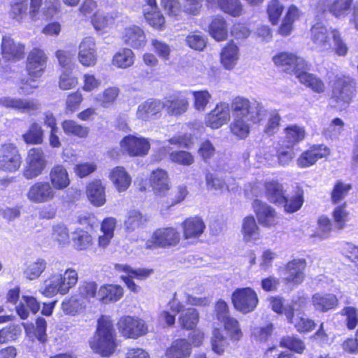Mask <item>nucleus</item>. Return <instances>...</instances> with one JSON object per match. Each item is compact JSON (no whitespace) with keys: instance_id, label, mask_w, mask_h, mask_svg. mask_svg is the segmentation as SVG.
<instances>
[{"instance_id":"obj_12","label":"nucleus","mask_w":358,"mask_h":358,"mask_svg":"<svg viewBox=\"0 0 358 358\" xmlns=\"http://www.w3.org/2000/svg\"><path fill=\"white\" fill-rule=\"evenodd\" d=\"M117 327L121 334L129 338H137L148 332V327L143 320L131 316L121 317Z\"/></svg>"},{"instance_id":"obj_16","label":"nucleus","mask_w":358,"mask_h":358,"mask_svg":"<svg viewBox=\"0 0 358 358\" xmlns=\"http://www.w3.org/2000/svg\"><path fill=\"white\" fill-rule=\"evenodd\" d=\"M306 267V261L304 259H294L289 262L285 268L284 280L287 283L301 284L304 280Z\"/></svg>"},{"instance_id":"obj_20","label":"nucleus","mask_w":358,"mask_h":358,"mask_svg":"<svg viewBox=\"0 0 358 358\" xmlns=\"http://www.w3.org/2000/svg\"><path fill=\"white\" fill-rule=\"evenodd\" d=\"M310 39L320 51H327L331 48L329 34L325 25L318 22L310 29Z\"/></svg>"},{"instance_id":"obj_4","label":"nucleus","mask_w":358,"mask_h":358,"mask_svg":"<svg viewBox=\"0 0 358 358\" xmlns=\"http://www.w3.org/2000/svg\"><path fill=\"white\" fill-rule=\"evenodd\" d=\"M47 57L44 52L38 48L33 49L28 55L27 70L30 76L25 81L22 80L20 89L22 92L29 94L32 92L33 89L37 87L34 85V78L41 77L46 66Z\"/></svg>"},{"instance_id":"obj_13","label":"nucleus","mask_w":358,"mask_h":358,"mask_svg":"<svg viewBox=\"0 0 358 358\" xmlns=\"http://www.w3.org/2000/svg\"><path fill=\"white\" fill-rule=\"evenodd\" d=\"M26 195L31 202L43 203L54 200L57 192L48 181H37L29 188Z\"/></svg>"},{"instance_id":"obj_40","label":"nucleus","mask_w":358,"mask_h":358,"mask_svg":"<svg viewBox=\"0 0 358 358\" xmlns=\"http://www.w3.org/2000/svg\"><path fill=\"white\" fill-rule=\"evenodd\" d=\"M285 315L289 322L293 324L299 331H310L315 327V324L312 320L295 316L293 310H286Z\"/></svg>"},{"instance_id":"obj_23","label":"nucleus","mask_w":358,"mask_h":358,"mask_svg":"<svg viewBox=\"0 0 358 358\" xmlns=\"http://www.w3.org/2000/svg\"><path fill=\"white\" fill-rule=\"evenodd\" d=\"M164 108L170 115L178 116L185 113L189 107V99L183 94L166 97L163 101Z\"/></svg>"},{"instance_id":"obj_39","label":"nucleus","mask_w":358,"mask_h":358,"mask_svg":"<svg viewBox=\"0 0 358 358\" xmlns=\"http://www.w3.org/2000/svg\"><path fill=\"white\" fill-rule=\"evenodd\" d=\"M46 267V261L43 259L38 258L35 261L26 263L24 275L30 280L37 279L45 270Z\"/></svg>"},{"instance_id":"obj_14","label":"nucleus","mask_w":358,"mask_h":358,"mask_svg":"<svg viewBox=\"0 0 358 358\" xmlns=\"http://www.w3.org/2000/svg\"><path fill=\"white\" fill-rule=\"evenodd\" d=\"M0 105L27 114H32L41 109L39 101L34 99H17L3 96L0 98Z\"/></svg>"},{"instance_id":"obj_54","label":"nucleus","mask_w":358,"mask_h":358,"mask_svg":"<svg viewBox=\"0 0 358 358\" xmlns=\"http://www.w3.org/2000/svg\"><path fill=\"white\" fill-rule=\"evenodd\" d=\"M160 4L166 14L174 20H178L182 13L179 0H160Z\"/></svg>"},{"instance_id":"obj_59","label":"nucleus","mask_w":358,"mask_h":358,"mask_svg":"<svg viewBox=\"0 0 358 358\" xmlns=\"http://www.w3.org/2000/svg\"><path fill=\"white\" fill-rule=\"evenodd\" d=\"M228 345V341L219 329H215L213 331L212 348L213 350L218 354L222 355Z\"/></svg>"},{"instance_id":"obj_33","label":"nucleus","mask_w":358,"mask_h":358,"mask_svg":"<svg viewBox=\"0 0 358 358\" xmlns=\"http://www.w3.org/2000/svg\"><path fill=\"white\" fill-rule=\"evenodd\" d=\"M143 15L146 22L152 28L163 30L165 27V17L156 6H148L143 8Z\"/></svg>"},{"instance_id":"obj_17","label":"nucleus","mask_w":358,"mask_h":358,"mask_svg":"<svg viewBox=\"0 0 358 358\" xmlns=\"http://www.w3.org/2000/svg\"><path fill=\"white\" fill-rule=\"evenodd\" d=\"M253 207L260 224L266 227H271L277 224V213L273 208L259 200L254 201Z\"/></svg>"},{"instance_id":"obj_62","label":"nucleus","mask_w":358,"mask_h":358,"mask_svg":"<svg viewBox=\"0 0 358 358\" xmlns=\"http://www.w3.org/2000/svg\"><path fill=\"white\" fill-rule=\"evenodd\" d=\"M284 7L278 0H271L268 4L267 13L270 22L276 24L282 15Z\"/></svg>"},{"instance_id":"obj_45","label":"nucleus","mask_w":358,"mask_h":358,"mask_svg":"<svg viewBox=\"0 0 358 358\" xmlns=\"http://www.w3.org/2000/svg\"><path fill=\"white\" fill-rule=\"evenodd\" d=\"M285 137L283 143L294 146L295 144L303 141L305 137V129L303 127L293 124L285 129Z\"/></svg>"},{"instance_id":"obj_63","label":"nucleus","mask_w":358,"mask_h":358,"mask_svg":"<svg viewBox=\"0 0 358 358\" xmlns=\"http://www.w3.org/2000/svg\"><path fill=\"white\" fill-rule=\"evenodd\" d=\"M280 345L297 353H301L305 349L303 342L293 336H287L282 338L280 341Z\"/></svg>"},{"instance_id":"obj_44","label":"nucleus","mask_w":358,"mask_h":358,"mask_svg":"<svg viewBox=\"0 0 358 358\" xmlns=\"http://www.w3.org/2000/svg\"><path fill=\"white\" fill-rule=\"evenodd\" d=\"M62 309L66 315H76L83 312L85 304L83 299L72 296L62 303Z\"/></svg>"},{"instance_id":"obj_5","label":"nucleus","mask_w":358,"mask_h":358,"mask_svg":"<svg viewBox=\"0 0 358 358\" xmlns=\"http://www.w3.org/2000/svg\"><path fill=\"white\" fill-rule=\"evenodd\" d=\"M180 234L174 227H164L157 229L145 244L146 249L169 248L178 245Z\"/></svg>"},{"instance_id":"obj_29","label":"nucleus","mask_w":358,"mask_h":358,"mask_svg":"<svg viewBox=\"0 0 358 358\" xmlns=\"http://www.w3.org/2000/svg\"><path fill=\"white\" fill-rule=\"evenodd\" d=\"M338 299L333 294L316 293L312 296L314 308L320 312H327L338 306Z\"/></svg>"},{"instance_id":"obj_37","label":"nucleus","mask_w":358,"mask_h":358,"mask_svg":"<svg viewBox=\"0 0 358 358\" xmlns=\"http://www.w3.org/2000/svg\"><path fill=\"white\" fill-rule=\"evenodd\" d=\"M352 0H335L331 3L329 0H320L319 3L326 5L331 13L336 17H343L348 14Z\"/></svg>"},{"instance_id":"obj_51","label":"nucleus","mask_w":358,"mask_h":358,"mask_svg":"<svg viewBox=\"0 0 358 358\" xmlns=\"http://www.w3.org/2000/svg\"><path fill=\"white\" fill-rule=\"evenodd\" d=\"M219 8L224 13L238 17L243 11V6L240 0H216Z\"/></svg>"},{"instance_id":"obj_41","label":"nucleus","mask_w":358,"mask_h":358,"mask_svg":"<svg viewBox=\"0 0 358 358\" xmlns=\"http://www.w3.org/2000/svg\"><path fill=\"white\" fill-rule=\"evenodd\" d=\"M120 94V89L117 87H109L103 92L96 95L94 100L96 103L103 108L110 107L116 101Z\"/></svg>"},{"instance_id":"obj_19","label":"nucleus","mask_w":358,"mask_h":358,"mask_svg":"<svg viewBox=\"0 0 358 358\" xmlns=\"http://www.w3.org/2000/svg\"><path fill=\"white\" fill-rule=\"evenodd\" d=\"M79 62L87 67L93 66L96 63V52L94 39L92 37L83 38L79 45Z\"/></svg>"},{"instance_id":"obj_48","label":"nucleus","mask_w":358,"mask_h":358,"mask_svg":"<svg viewBox=\"0 0 358 358\" xmlns=\"http://www.w3.org/2000/svg\"><path fill=\"white\" fill-rule=\"evenodd\" d=\"M22 138L27 144L39 145L43 140V129L36 122L32 123L28 131L22 135Z\"/></svg>"},{"instance_id":"obj_61","label":"nucleus","mask_w":358,"mask_h":358,"mask_svg":"<svg viewBox=\"0 0 358 358\" xmlns=\"http://www.w3.org/2000/svg\"><path fill=\"white\" fill-rule=\"evenodd\" d=\"M29 7L28 0H16L11 6V14L13 17L17 20H22L27 15V10Z\"/></svg>"},{"instance_id":"obj_34","label":"nucleus","mask_w":358,"mask_h":358,"mask_svg":"<svg viewBox=\"0 0 358 358\" xmlns=\"http://www.w3.org/2000/svg\"><path fill=\"white\" fill-rule=\"evenodd\" d=\"M123 296V289L117 285H106L101 286L98 293V299L103 303L117 301Z\"/></svg>"},{"instance_id":"obj_31","label":"nucleus","mask_w":358,"mask_h":358,"mask_svg":"<svg viewBox=\"0 0 358 358\" xmlns=\"http://www.w3.org/2000/svg\"><path fill=\"white\" fill-rule=\"evenodd\" d=\"M89 201L95 206H101L106 203L105 187L100 180L90 182L86 190Z\"/></svg>"},{"instance_id":"obj_3","label":"nucleus","mask_w":358,"mask_h":358,"mask_svg":"<svg viewBox=\"0 0 358 358\" xmlns=\"http://www.w3.org/2000/svg\"><path fill=\"white\" fill-rule=\"evenodd\" d=\"M78 280V273L73 268L66 269L64 274L52 273L44 281L41 293L46 296L65 295L76 286Z\"/></svg>"},{"instance_id":"obj_11","label":"nucleus","mask_w":358,"mask_h":358,"mask_svg":"<svg viewBox=\"0 0 358 358\" xmlns=\"http://www.w3.org/2000/svg\"><path fill=\"white\" fill-rule=\"evenodd\" d=\"M121 150L131 157H143L150 148L147 138L134 135L124 136L120 143Z\"/></svg>"},{"instance_id":"obj_9","label":"nucleus","mask_w":358,"mask_h":358,"mask_svg":"<svg viewBox=\"0 0 358 358\" xmlns=\"http://www.w3.org/2000/svg\"><path fill=\"white\" fill-rule=\"evenodd\" d=\"M231 301L235 309L245 314L253 311L259 303L257 292L250 287L236 289L232 293Z\"/></svg>"},{"instance_id":"obj_56","label":"nucleus","mask_w":358,"mask_h":358,"mask_svg":"<svg viewBox=\"0 0 358 358\" xmlns=\"http://www.w3.org/2000/svg\"><path fill=\"white\" fill-rule=\"evenodd\" d=\"M194 98V108L198 111H204L212 96L207 90L192 91Z\"/></svg>"},{"instance_id":"obj_36","label":"nucleus","mask_w":358,"mask_h":358,"mask_svg":"<svg viewBox=\"0 0 358 358\" xmlns=\"http://www.w3.org/2000/svg\"><path fill=\"white\" fill-rule=\"evenodd\" d=\"M297 78L301 84L310 88L314 92L320 94L323 93L325 90V85L323 81L315 75L306 71L299 73Z\"/></svg>"},{"instance_id":"obj_10","label":"nucleus","mask_w":358,"mask_h":358,"mask_svg":"<svg viewBox=\"0 0 358 358\" xmlns=\"http://www.w3.org/2000/svg\"><path fill=\"white\" fill-rule=\"evenodd\" d=\"M273 60L282 71L290 74H295L296 76L302 71L309 69L308 64L303 58L292 53L281 52L273 57Z\"/></svg>"},{"instance_id":"obj_46","label":"nucleus","mask_w":358,"mask_h":358,"mask_svg":"<svg viewBox=\"0 0 358 358\" xmlns=\"http://www.w3.org/2000/svg\"><path fill=\"white\" fill-rule=\"evenodd\" d=\"M242 231L243 238L246 242L257 240L259 238V229L252 216L246 217L243 220Z\"/></svg>"},{"instance_id":"obj_38","label":"nucleus","mask_w":358,"mask_h":358,"mask_svg":"<svg viewBox=\"0 0 358 358\" xmlns=\"http://www.w3.org/2000/svg\"><path fill=\"white\" fill-rule=\"evenodd\" d=\"M134 54L129 48H122L117 52L113 57L112 64L119 69H127L134 63Z\"/></svg>"},{"instance_id":"obj_28","label":"nucleus","mask_w":358,"mask_h":358,"mask_svg":"<svg viewBox=\"0 0 358 358\" xmlns=\"http://www.w3.org/2000/svg\"><path fill=\"white\" fill-rule=\"evenodd\" d=\"M192 353V345L186 339H177L166 350V358H188Z\"/></svg>"},{"instance_id":"obj_26","label":"nucleus","mask_w":358,"mask_h":358,"mask_svg":"<svg viewBox=\"0 0 358 358\" xmlns=\"http://www.w3.org/2000/svg\"><path fill=\"white\" fill-rule=\"evenodd\" d=\"M164 108L163 102L156 99H148L140 104L136 113L137 117L146 121L160 113Z\"/></svg>"},{"instance_id":"obj_49","label":"nucleus","mask_w":358,"mask_h":358,"mask_svg":"<svg viewBox=\"0 0 358 358\" xmlns=\"http://www.w3.org/2000/svg\"><path fill=\"white\" fill-rule=\"evenodd\" d=\"M73 245L77 250H85L92 245V238L88 232L78 229L73 234Z\"/></svg>"},{"instance_id":"obj_32","label":"nucleus","mask_w":358,"mask_h":358,"mask_svg":"<svg viewBox=\"0 0 358 358\" xmlns=\"http://www.w3.org/2000/svg\"><path fill=\"white\" fill-rule=\"evenodd\" d=\"M264 188L266 197L271 203L278 206L285 203V196L282 185L273 180L265 182Z\"/></svg>"},{"instance_id":"obj_27","label":"nucleus","mask_w":358,"mask_h":358,"mask_svg":"<svg viewBox=\"0 0 358 358\" xmlns=\"http://www.w3.org/2000/svg\"><path fill=\"white\" fill-rule=\"evenodd\" d=\"M239 59V50L233 42L224 47L220 53V62L223 67L229 71L234 69Z\"/></svg>"},{"instance_id":"obj_50","label":"nucleus","mask_w":358,"mask_h":358,"mask_svg":"<svg viewBox=\"0 0 358 358\" xmlns=\"http://www.w3.org/2000/svg\"><path fill=\"white\" fill-rule=\"evenodd\" d=\"M199 318V313L195 308H188L180 315L178 322L182 328L192 329L196 326Z\"/></svg>"},{"instance_id":"obj_42","label":"nucleus","mask_w":358,"mask_h":358,"mask_svg":"<svg viewBox=\"0 0 358 358\" xmlns=\"http://www.w3.org/2000/svg\"><path fill=\"white\" fill-rule=\"evenodd\" d=\"M64 132L68 136H74L80 138H86L90 131L87 127H84L74 120H64L62 123Z\"/></svg>"},{"instance_id":"obj_58","label":"nucleus","mask_w":358,"mask_h":358,"mask_svg":"<svg viewBox=\"0 0 358 358\" xmlns=\"http://www.w3.org/2000/svg\"><path fill=\"white\" fill-rule=\"evenodd\" d=\"M52 238L59 245H65L69 243V233L66 226L58 223L52 226Z\"/></svg>"},{"instance_id":"obj_30","label":"nucleus","mask_w":358,"mask_h":358,"mask_svg":"<svg viewBox=\"0 0 358 358\" xmlns=\"http://www.w3.org/2000/svg\"><path fill=\"white\" fill-rule=\"evenodd\" d=\"M24 48L20 43H15L9 36H3L1 43L2 55L8 60L19 59L24 54Z\"/></svg>"},{"instance_id":"obj_55","label":"nucleus","mask_w":358,"mask_h":358,"mask_svg":"<svg viewBox=\"0 0 358 358\" xmlns=\"http://www.w3.org/2000/svg\"><path fill=\"white\" fill-rule=\"evenodd\" d=\"M91 22L96 31H101L112 25L114 19L113 16L109 14L96 12L93 15Z\"/></svg>"},{"instance_id":"obj_52","label":"nucleus","mask_w":358,"mask_h":358,"mask_svg":"<svg viewBox=\"0 0 358 358\" xmlns=\"http://www.w3.org/2000/svg\"><path fill=\"white\" fill-rule=\"evenodd\" d=\"M347 203L343 202L337 206L332 212V217L335 224V227L338 230H342L346 222L348 221L349 212L346 210Z\"/></svg>"},{"instance_id":"obj_6","label":"nucleus","mask_w":358,"mask_h":358,"mask_svg":"<svg viewBox=\"0 0 358 358\" xmlns=\"http://www.w3.org/2000/svg\"><path fill=\"white\" fill-rule=\"evenodd\" d=\"M355 95V86L345 78H338L334 83L330 104L339 109L345 108Z\"/></svg>"},{"instance_id":"obj_43","label":"nucleus","mask_w":358,"mask_h":358,"mask_svg":"<svg viewBox=\"0 0 358 358\" xmlns=\"http://www.w3.org/2000/svg\"><path fill=\"white\" fill-rule=\"evenodd\" d=\"M209 33L216 41H223L227 36V27L223 17H215L209 25Z\"/></svg>"},{"instance_id":"obj_21","label":"nucleus","mask_w":358,"mask_h":358,"mask_svg":"<svg viewBox=\"0 0 358 358\" xmlns=\"http://www.w3.org/2000/svg\"><path fill=\"white\" fill-rule=\"evenodd\" d=\"M49 182L54 190H63L71 184V179L66 168L62 164H55L49 173Z\"/></svg>"},{"instance_id":"obj_35","label":"nucleus","mask_w":358,"mask_h":358,"mask_svg":"<svg viewBox=\"0 0 358 358\" xmlns=\"http://www.w3.org/2000/svg\"><path fill=\"white\" fill-rule=\"evenodd\" d=\"M110 178L119 192L125 191L131 185V178L122 166H116L110 173Z\"/></svg>"},{"instance_id":"obj_53","label":"nucleus","mask_w":358,"mask_h":358,"mask_svg":"<svg viewBox=\"0 0 358 358\" xmlns=\"http://www.w3.org/2000/svg\"><path fill=\"white\" fill-rule=\"evenodd\" d=\"M146 220L138 210H133L128 213L127 219L124 221V228L127 232H133L141 227Z\"/></svg>"},{"instance_id":"obj_8","label":"nucleus","mask_w":358,"mask_h":358,"mask_svg":"<svg viewBox=\"0 0 358 358\" xmlns=\"http://www.w3.org/2000/svg\"><path fill=\"white\" fill-rule=\"evenodd\" d=\"M21 164L22 157L15 143H4L0 145V171L15 173Z\"/></svg>"},{"instance_id":"obj_64","label":"nucleus","mask_w":358,"mask_h":358,"mask_svg":"<svg viewBox=\"0 0 358 358\" xmlns=\"http://www.w3.org/2000/svg\"><path fill=\"white\" fill-rule=\"evenodd\" d=\"M225 330L229 334L231 339L238 341L242 337V331L239 327L238 322L234 317H230L222 322Z\"/></svg>"},{"instance_id":"obj_57","label":"nucleus","mask_w":358,"mask_h":358,"mask_svg":"<svg viewBox=\"0 0 358 358\" xmlns=\"http://www.w3.org/2000/svg\"><path fill=\"white\" fill-rule=\"evenodd\" d=\"M303 203V192L298 189L295 194L290 198L285 197V203L282 205H283L285 212L292 213L299 210Z\"/></svg>"},{"instance_id":"obj_25","label":"nucleus","mask_w":358,"mask_h":358,"mask_svg":"<svg viewBox=\"0 0 358 358\" xmlns=\"http://www.w3.org/2000/svg\"><path fill=\"white\" fill-rule=\"evenodd\" d=\"M150 182L156 195L164 196L170 189L167 173L163 169H157L152 172Z\"/></svg>"},{"instance_id":"obj_24","label":"nucleus","mask_w":358,"mask_h":358,"mask_svg":"<svg viewBox=\"0 0 358 358\" xmlns=\"http://www.w3.org/2000/svg\"><path fill=\"white\" fill-rule=\"evenodd\" d=\"M182 228L184 239H196L203 233L206 225L201 218L191 217L182 223Z\"/></svg>"},{"instance_id":"obj_2","label":"nucleus","mask_w":358,"mask_h":358,"mask_svg":"<svg viewBox=\"0 0 358 358\" xmlns=\"http://www.w3.org/2000/svg\"><path fill=\"white\" fill-rule=\"evenodd\" d=\"M115 334L110 320L102 316L97 324L95 336L90 341L91 348L102 356L108 357L115 349Z\"/></svg>"},{"instance_id":"obj_60","label":"nucleus","mask_w":358,"mask_h":358,"mask_svg":"<svg viewBox=\"0 0 358 358\" xmlns=\"http://www.w3.org/2000/svg\"><path fill=\"white\" fill-rule=\"evenodd\" d=\"M341 314L345 317V322L349 330L356 328L358 324V310L352 306L343 308Z\"/></svg>"},{"instance_id":"obj_7","label":"nucleus","mask_w":358,"mask_h":358,"mask_svg":"<svg viewBox=\"0 0 358 358\" xmlns=\"http://www.w3.org/2000/svg\"><path fill=\"white\" fill-rule=\"evenodd\" d=\"M47 165L44 151L41 148H32L27 152L23 176L27 180L41 176Z\"/></svg>"},{"instance_id":"obj_47","label":"nucleus","mask_w":358,"mask_h":358,"mask_svg":"<svg viewBox=\"0 0 358 358\" xmlns=\"http://www.w3.org/2000/svg\"><path fill=\"white\" fill-rule=\"evenodd\" d=\"M352 189L350 184L338 180L331 192V201L333 204H338L345 200L349 192Z\"/></svg>"},{"instance_id":"obj_15","label":"nucleus","mask_w":358,"mask_h":358,"mask_svg":"<svg viewBox=\"0 0 358 358\" xmlns=\"http://www.w3.org/2000/svg\"><path fill=\"white\" fill-rule=\"evenodd\" d=\"M230 120L229 106L226 103H220L206 115L205 123L212 129H218Z\"/></svg>"},{"instance_id":"obj_1","label":"nucleus","mask_w":358,"mask_h":358,"mask_svg":"<svg viewBox=\"0 0 358 358\" xmlns=\"http://www.w3.org/2000/svg\"><path fill=\"white\" fill-rule=\"evenodd\" d=\"M233 120L230 124L231 133L239 138H245L250 129V122H260L266 115V110L259 102H250L243 97L235 98L231 103Z\"/></svg>"},{"instance_id":"obj_18","label":"nucleus","mask_w":358,"mask_h":358,"mask_svg":"<svg viewBox=\"0 0 358 358\" xmlns=\"http://www.w3.org/2000/svg\"><path fill=\"white\" fill-rule=\"evenodd\" d=\"M124 44L134 49L143 48L147 43L144 30L137 25H131L124 28L122 36Z\"/></svg>"},{"instance_id":"obj_22","label":"nucleus","mask_w":358,"mask_h":358,"mask_svg":"<svg viewBox=\"0 0 358 358\" xmlns=\"http://www.w3.org/2000/svg\"><path fill=\"white\" fill-rule=\"evenodd\" d=\"M329 150L323 145H313L309 150L303 152L297 159V164L301 168L310 166L321 158L327 156Z\"/></svg>"}]
</instances>
